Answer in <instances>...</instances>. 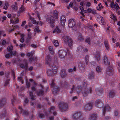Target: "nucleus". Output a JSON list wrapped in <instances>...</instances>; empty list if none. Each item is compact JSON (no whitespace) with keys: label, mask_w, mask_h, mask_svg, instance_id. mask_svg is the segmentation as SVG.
<instances>
[{"label":"nucleus","mask_w":120,"mask_h":120,"mask_svg":"<svg viewBox=\"0 0 120 120\" xmlns=\"http://www.w3.org/2000/svg\"><path fill=\"white\" fill-rule=\"evenodd\" d=\"M13 48V46L12 45H10L7 48V50L8 51H11Z\"/></svg>","instance_id":"nucleus-37"},{"label":"nucleus","mask_w":120,"mask_h":120,"mask_svg":"<svg viewBox=\"0 0 120 120\" xmlns=\"http://www.w3.org/2000/svg\"><path fill=\"white\" fill-rule=\"evenodd\" d=\"M56 32L57 33H59L60 32V30L57 27L56 28L54 29V30L53 32V33H55Z\"/></svg>","instance_id":"nucleus-23"},{"label":"nucleus","mask_w":120,"mask_h":120,"mask_svg":"<svg viewBox=\"0 0 120 120\" xmlns=\"http://www.w3.org/2000/svg\"><path fill=\"white\" fill-rule=\"evenodd\" d=\"M55 109V107L54 106H53L51 107L50 108V112H52V111H53V110Z\"/></svg>","instance_id":"nucleus-53"},{"label":"nucleus","mask_w":120,"mask_h":120,"mask_svg":"<svg viewBox=\"0 0 120 120\" xmlns=\"http://www.w3.org/2000/svg\"><path fill=\"white\" fill-rule=\"evenodd\" d=\"M75 22L74 19H69L68 22V25L69 27L73 28L75 26Z\"/></svg>","instance_id":"nucleus-7"},{"label":"nucleus","mask_w":120,"mask_h":120,"mask_svg":"<svg viewBox=\"0 0 120 120\" xmlns=\"http://www.w3.org/2000/svg\"><path fill=\"white\" fill-rule=\"evenodd\" d=\"M112 71V67H109L108 68H107V73H108V72H111Z\"/></svg>","instance_id":"nucleus-34"},{"label":"nucleus","mask_w":120,"mask_h":120,"mask_svg":"<svg viewBox=\"0 0 120 120\" xmlns=\"http://www.w3.org/2000/svg\"><path fill=\"white\" fill-rule=\"evenodd\" d=\"M44 115L42 114H39V116L40 118H42L44 117Z\"/></svg>","instance_id":"nucleus-60"},{"label":"nucleus","mask_w":120,"mask_h":120,"mask_svg":"<svg viewBox=\"0 0 120 120\" xmlns=\"http://www.w3.org/2000/svg\"><path fill=\"white\" fill-rule=\"evenodd\" d=\"M50 84L51 86H53L54 85V83L52 80L51 82H50Z\"/></svg>","instance_id":"nucleus-58"},{"label":"nucleus","mask_w":120,"mask_h":120,"mask_svg":"<svg viewBox=\"0 0 120 120\" xmlns=\"http://www.w3.org/2000/svg\"><path fill=\"white\" fill-rule=\"evenodd\" d=\"M52 42L53 44L55 47H57L59 45V43L58 41L57 40H54Z\"/></svg>","instance_id":"nucleus-22"},{"label":"nucleus","mask_w":120,"mask_h":120,"mask_svg":"<svg viewBox=\"0 0 120 120\" xmlns=\"http://www.w3.org/2000/svg\"><path fill=\"white\" fill-rule=\"evenodd\" d=\"M59 89L57 87H53L52 91L53 93L54 94H55L59 91Z\"/></svg>","instance_id":"nucleus-14"},{"label":"nucleus","mask_w":120,"mask_h":120,"mask_svg":"<svg viewBox=\"0 0 120 120\" xmlns=\"http://www.w3.org/2000/svg\"><path fill=\"white\" fill-rule=\"evenodd\" d=\"M83 52H87L88 51V49L86 48H83Z\"/></svg>","instance_id":"nucleus-51"},{"label":"nucleus","mask_w":120,"mask_h":120,"mask_svg":"<svg viewBox=\"0 0 120 120\" xmlns=\"http://www.w3.org/2000/svg\"><path fill=\"white\" fill-rule=\"evenodd\" d=\"M84 65L83 63H79L78 64L79 68L81 69L82 68L83 66Z\"/></svg>","instance_id":"nucleus-39"},{"label":"nucleus","mask_w":120,"mask_h":120,"mask_svg":"<svg viewBox=\"0 0 120 120\" xmlns=\"http://www.w3.org/2000/svg\"><path fill=\"white\" fill-rule=\"evenodd\" d=\"M90 39L89 38H87L86 41V42L88 43V44H90Z\"/></svg>","instance_id":"nucleus-49"},{"label":"nucleus","mask_w":120,"mask_h":120,"mask_svg":"<svg viewBox=\"0 0 120 120\" xmlns=\"http://www.w3.org/2000/svg\"><path fill=\"white\" fill-rule=\"evenodd\" d=\"M97 72L98 73H100L101 72V69L99 66H97L96 69Z\"/></svg>","instance_id":"nucleus-27"},{"label":"nucleus","mask_w":120,"mask_h":120,"mask_svg":"<svg viewBox=\"0 0 120 120\" xmlns=\"http://www.w3.org/2000/svg\"><path fill=\"white\" fill-rule=\"evenodd\" d=\"M18 79L19 81V82H20V83L21 84L23 83L22 81V78L21 77H19L18 78Z\"/></svg>","instance_id":"nucleus-47"},{"label":"nucleus","mask_w":120,"mask_h":120,"mask_svg":"<svg viewBox=\"0 0 120 120\" xmlns=\"http://www.w3.org/2000/svg\"><path fill=\"white\" fill-rule=\"evenodd\" d=\"M58 13L57 11H54L53 14L51 16L50 19H47V21L50 23L51 26L53 28L54 27L55 20L58 18Z\"/></svg>","instance_id":"nucleus-1"},{"label":"nucleus","mask_w":120,"mask_h":120,"mask_svg":"<svg viewBox=\"0 0 120 120\" xmlns=\"http://www.w3.org/2000/svg\"><path fill=\"white\" fill-rule=\"evenodd\" d=\"M105 46L106 48V49L108 50L109 49V44L107 41H105L104 42Z\"/></svg>","instance_id":"nucleus-30"},{"label":"nucleus","mask_w":120,"mask_h":120,"mask_svg":"<svg viewBox=\"0 0 120 120\" xmlns=\"http://www.w3.org/2000/svg\"><path fill=\"white\" fill-rule=\"evenodd\" d=\"M39 28L38 26H37L36 27L34 30V31H37L38 32H40V30L39 29Z\"/></svg>","instance_id":"nucleus-42"},{"label":"nucleus","mask_w":120,"mask_h":120,"mask_svg":"<svg viewBox=\"0 0 120 120\" xmlns=\"http://www.w3.org/2000/svg\"><path fill=\"white\" fill-rule=\"evenodd\" d=\"M115 93L113 91H111L109 93V96L110 98H112L114 96Z\"/></svg>","instance_id":"nucleus-24"},{"label":"nucleus","mask_w":120,"mask_h":120,"mask_svg":"<svg viewBox=\"0 0 120 120\" xmlns=\"http://www.w3.org/2000/svg\"><path fill=\"white\" fill-rule=\"evenodd\" d=\"M57 68L56 67L53 66L51 70H49L47 71V74L48 76H52L56 72Z\"/></svg>","instance_id":"nucleus-4"},{"label":"nucleus","mask_w":120,"mask_h":120,"mask_svg":"<svg viewBox=\"0 0 120 120\" xmlns=\"http://www.w3.org/2000/svg\"><path fill=\"white\" fill-rule=\"evenodd\" d=\"M44 91L42 90H41L37 94L38 95H42L44 94Z\"/></svg>","instance_id":"nucleus-41"},{"label":"nucleus","mask_w":120,"mask_h":120,"mask_svg":"<svg viewBox=\"0 0 120 120\" xmlns=\"http://www.w3.org/2000/svg\"><path fill=\"white\" fill-rule=\"evenodd\" d=\"M89 56H85V59L86 63V64L87 65L89 63Z\"/></svg>","instance_id":"nucleus-33"},{"label":"nucleus","mask_w":120,"mask_h":120,"mask_svg":"<svg viewBox=\"0 0 120 120\" xmlns=\"http://www.w3.org/2000/svg\"><path fill=\"white\" fill-rule=\"evenodd\" d=\"M88 76L89 77L90 79L93 78L94 76V72L92 71H91L89 74Z\"/></svg>","instance_id":"nucleus-21"},{"label":"nucleus","mask_w":120,"mask_h":120,"mask_svg":"<svg viewBox=\"0 0 120 120\" xmlns=\"http://www.w3.org/2000/svg\"><path fill=\"white\" fill-rule=\"evenodd\" d=\"M115 6L116 7V8L117 10L119 9L120 8L118 4L117 3L115 4Z\"/></svg>","instance_id":"nucleus-45"},{"label":"nucleus","mask_w":120,"mask_h":120,"mask_svg":"<svg viewBox=\"0 0 120 120\" xmlns=\"http://www.w3.org/2000/svg\"><path fill=\"white\" fill-rule=\"evenodd\" d=\"M82 93L84 96H86L91 91V89L90 88L88 89H83L82 90Z\"/></svg>","instance_id":"nucleus-8"},{"label":"nucleus","mask_w":120,"mask_h":120,"mask_svg":"<svg viewBox=\"0 0 120 120\" xmlns=\"http://www.w3.org/2000/svg\"><path fill=\"white\" fill-rule=\"evenodd\" d=\"M91 12L93 14H96V11L95 10H92Z\"/></svg>","instance_id":"nucleus-61"},{"label":"nucleus","mask_w":120,"mask_h":120,"mask_svg":"<svg viewBox=\"0 0 120 120\" xmlns=\"http://www.w3.org/2000/svg\"><path fill=\"white\" fill-rule=\"evenodd\" d=\"M101 102L99 100H96L95 102V105L97 106H100L101 105Z\"/></svg>","instance_id":"nucleus-19"},{"label":"nucleus","mask_w":120,"mask_h":120,"mask_svg":"<svg viewBox=\"0 0 120 120\" xmlns=\"http://www.w3.org/2000/svg\"><path fill=\"white\" fill-rule=\"evenodd\" d=\"M29 94L30 97V98L32 100H34L35 99V97L34 95H33V93L32 92H29Z\"/></svg>","instance_id":"nucleus-18"},{"label":"nucleus","mask_w":120,"mask_h":120,"mask_svg":"<svg viewBox=\"0 0 120 120\" xmlns=\"http://www.w3.org/2000/svg\"><path fill=\"white\" fill-rule=\"evenodd\" d=\"M9 6V4L8 3L6 2H5L4 4L3 9L5 10H7Z\"/></svg>","instance_id":"nucleus-13"},{"label":"nucleus","mask_w":120,"mask_h":120,"mask_svg":"<svg viewBox=\"0 0 120 120\" xmlns=\"http://www.w3.org/2000/svg\"><path fill=\"white\" fill-rule=\"evenodd\" d=\"M12 54V52H11L10 53L6 54L5 55V57L7 58H8L10 57Z\"/></svg>","instance_id":"nucleus-36"},{"label":"nucleus","mask_w":120,"mask_h":120,"mask_svg":"<svg viewBox=\"0 0 120 120\" xmlns=\"http://www.w3.org/2000/svg\"><path fill=\"white\" fill-rule=\"evenodd\" d=\"M26 22V21H24L22 22V24L21 25V26H24V25L25 24Z\"/></svg>","instance_id":"nucleus-54"},{"label":"nucleus","mask_w":120,"mask_h":120,"mask_svg":"<svg viewBox=\"0 0 120 120\" xmlns=\"http://www.w3.org/2000/svg\"><path fill=\"white\" fill-rule=\"evenodd\" d=\"M101 23H102V24H104V22L103 20V18H101Z\"/></svg>","instance_id":"nucleus-55"},{"label":"nucleus","mask_w":120,"mask_h":120,"mask_svg":"<svg viewBox=\"0 0 120 120\" xmlns=\"http://www.w3.org/2000/svg\"><path fill=\"white\" fill-rule=\"evenodd\" d=\"M71 91L70 92V93L71 94L73 92L74 90V86H73L72 88H71Z\"/></svg>","instance_id":"nucleus-50"},{"label":"nucleus","mask_w":120,"mask_h":120,"mask_svg":"<svg viewBox=\"0 0 120 120\" xmlns=\"http://www.w3.org/2000/svg\"><path fill=\"white\" fill-rule=\"evenodd\" d=\"M14 30V28H13V29H9V30H7L9 32V33H10L12 31Z\"/></svg>","instance_id":"nucleus-48"},{"label":"nucleus","mask_w":120,"mask_h":120,"mask_svg":"<svg viewBox=\"0 0 120 120\" xmlns=\"http://www.w3.org/2000/svg\"><path fill=\"white\" fill-rule=\"evenodd\" d=\"M91 5V4L90 2H87L86 4V6L88 7H90Z\"/></svg>","instance_id":"nucleus-52"},{"label":"nucleus","mask_w":120,"mask_h":120,"mask_svg":"<svg viewBox=\"0 0 120 120\" xmlns=\"http://www.w3.org/2000/svg\"><path fill=\"white\" fill-rule=\"evenodd\" d=\"M83 48L82 47H79L77 48V51L83 52Z\"/></svg>","instance_id":"nucleus-28"},{"label":"nucleus","mask_w":120,"mask_h":120,"mask_svg":"<svg viewBox=\"0 0 120 120\" xmlns=\"http://www.w3.org/2000/svg\"><path fill=\"white\" fill-rule=\"evenodd\" d=\"M25 11L24 7L22 6L19 9V11L21 12H23L24 11Z\"/></svg>","instance_id":"nucleus-44"},{"label":"nucleus","mask_w":120,"mask_h":120,"mask_svg":"<svg viewBox=\"0 0 120 120\" xmlns=\"http://www.w3.org/2000/svg\"><path fill=\"white\" fill-rule=\"evenodd\" d=\"M34 53V51H32L30 52H28L27 54V56L28 57L32 56Z\"/></svg>","instance_id":"nucleus-26"},{"label":"nucleus","mask_w":120,"mask_h":120,"mask_svg":"<svg viewBox=\"0 0 120 120\" xmlns=\"http://www.w3.org/2000/svg\"><path fill=\"white\" fill-rule=\"evenodd\" d=\"M104 63L105 64H109V63L108 62V60L106 57H104Z\"/></svg>","instance_id":"nucleus-35"},{"label":"nucleus","mask_w":120,"mask_h":120,"mask_svg":"<svg viewBox=\"0 0 120 120\" xmlns=\"http://www.w3.org/2000/svg\"><path fill=\"white\" fill-rule=\"evenodd\" d=\"M110 6L112 8L113 10H115V4L113 2H111V3Z\"/></svg>","instance_id":"nucleus-25"},{"label":"nucleus","mask_w":120,"mask_h":120,"mask_svg":"<svg viewBox=\"0 0 120 120\" xmlns=\"http://www.w3.org/2000/svg\"><path fill=\"white\" fill-rule=\"evenodd\" d=\"M49 50L50 52L52 55L54 53V49L53 48V46H50L49 47Z\"/></svg>","instance_id":"nucleus-15"},{"label":"nucleus","mask_w":120,"mask_h":120,"mask_svg":"<svg viewBox=\"0 0 120 120\" xmlns=\"http://www.w3.org/2000/svg\"><path fill=\"white\" fill-rule=\"evenodd\" d=\"M81 116V114L79 112L76 113L73 116V118L75 120L78 119Z\"/></svg>","instance_id":"nucleus-10"},{"label":"nucleus","mask_w":120,"mask_h":120,"mask_svg":"<svg viewBox=\"0 0 120 120\" xmlns=\"http://www.w3.org/2000/svg\"><path fill=\"white\" fill-rule=\"evenodd\" d=\"M103 6H102L101 3H100L98 5V6L96 7V8L97 10L100 11L103 8Z\"/></svg>","instance_id":"nucleus-16"},{"label":"nucleus","mask_w":120,"mask_h":120,"mask_svg":"<svg viewBox=\"0 0 120 120\" xmlns=\"http://www.w3.org/2000/svg\"><path fill=\"white\" fill-rule=\"evenodd\" d=\"M76 70V67H75L74 68V69L73 70L72 69H69L68 70V71L69 72H71L73 70L75 71Z\"/></svg>","instance_id":"nucleus-43"},{"label":"nucleus","mask_w":120,"mask_h":120,"mask_svg":"<svg viewBox=\"0 0 120 120\" xmlns=\"http://www.w3.org/2000/svg\"><path fill=\"white\" fill-rule=\"evenodd\" d=\"M82 38L81 35L80 34H79L78 36V39L79 41H80L82 39Z\"/></svg>","instance_id":"nucleus-46"},{"label":"nucleus","mask_w":120,"mask_h":120,"mask_svg":"<svg viewBox=\"0 0 120 120\" xmlns=\"http://www.w3.org/2000/svg\"><path fill=\"white\" fill-rule=\"evenodd\" d=\"M20 35L21 36V37L20 40V41L21 42L23 43L24 41L23 37L24 36V35L23 34H20Z\"/></svg>","instance_id":"nucleus-29"},{"label":"nucleus","mask_w":120,"mask_h":120,"mask_svg":"<svg viewBox=\"0 0 120 120\" xmlns=\"http://www.w3.org/2000/svg\"><path fill=\"white\" fill-rule=\"evenodd\" d=\"M96 118V116L94 115H93L90 117V120H95Z\"/></svg>","instance_id":"nucleus-31"},{"label":"nucleus","mask_w":120,"mask_h":120,"mask_svg":"<svg viewBox=\"0 0 120 120\" xmlns=\"http://www.w3.org/2000/svg\"><path fill=\"white\" fill-rule=\"evenodd\" d=\"M87 11L88 13H90L91 12L92 10L90 8H89L87 9Z\"/></svg>","instance_id":"nucleus-57"},{"label":"nucleus","mask_w":120,"mask_h":120,"mask_svg":"<svg viewBox=\"0 0 120 120\" xmlns=\"http://www.w3.org/2000/svg\"><path fill=\"white\" fill-rule=\"evenodd\" d=\"M58 55L60 60L63 61L65 60L67 55V52L65 51L60 50L58 51Z\"/></svg>","instance_id":"nucleus-2"},{"label":"nucleus","mask_w":120,"mask_h":120,"mask_svg":"<svg viewBox=\"0 0 120 120\" xmlns=\"http://www.w3.org/2000/svg\"><path fill=\"white\" fill-rule=\"evenodd\" d=\"M59 107L61 112L65 111L68 108L67 104L65 102L60 103L59 105Z\"/></svg>","instance_id":"nucleus-3"},{"label":"nucleus","mask_w":120,"mask_h":120,"mask_svg":"<svg viewBox=\"0 0 120 120\" xmlns=\"http://www.w3.org/2000/svg\"><path fill=\"white\" fill-rule=\"evenodd\" d=\"M40 0H35L34 1V3L35 4H36Z\"/></svg>","instance_id":"nucleus-63"},{"label":"nucleus","mask_w":120,"mask_h":120,"mask_svg":"<svg viewBox=\"0 0 120 120\" xmlns=\"http://www.w3.org/2000/svg\"><path fill=\"white\" fill-rule=\"evenodd\" d=\"M60 21L62 25L64 26L65 25V23L66 21V18L64 16H62L60 17Z\"/></svg>","instance_id":"nucleus-11"},{"label":"nucleus","mask_w":120,"mask_h":120,"mask_svg":"<svg viewBox=\"0 0 120 120\" xmlns=\"http://www.w3.org/2000/svg\"><path fill=\"white\" fill-rule=\"evenodd\" d=\"M61 75L63 78L65 77L66 76V73L65 71H61Z\"/></svg>","instance_id":"nucleus-20"},{"label":"nucleus","mask_w":120,"mask_h":120,"mask_svg":"<svg viewBox=\"0 0 120 120\" xmlns=\"http://www.w3.org/2000/svg\"><path fill=\"white\" fill-rule=\"evenodd\" d=\"M94 57L98 61L99 60L100 57L99 53V52H98L95 53V54Z\"/></svg>","instance_id":"nucleus-12"},{"label":"nucleus","mask_w":120,"mask_h":120,"mask_svg":"<svg viewBox=\"0 0 120 120\" xmlns=\"http://www.w3.org/2000/svg\"><path fill=\"white\" fill-rule=\"evenodd\" d=\"M11 8L12 9L14 10H16L17 9V6L15 5L14 4L12 5Z\"/></svg>","instance_id":"nucleus-32"},{"label":"nucleus","mask_w":120,"mask_h":120,"mask_svg":"<svg viewBox=\"0 0 120 120\" xmlns=\"http://www.w3.org/2000/svg\"><path fill=\"white\" fill-rule=\"evenodd\" d=\"M92 103H87L84 106V109L86 112L89 111L92 109Z\"/></svg>","instance_id":"nucleus-6"},{"label":"nucleus","mask_w":120,"mask_h":120,"mask_svg":"<svg viewBox=\"0 0 120 120\" xmlns=\"http://www.w3.org/2000/svg\"><path fill=\"white\" fill-rule=\"evenodd\" d=\"M33 23L34 24H37V25L38 24V22L37 23L36 21L35 20H33Z\"/></svg>","instance_id":"nucleus-56"},{"label":"nucleus","mask_w":120,"mask_h":120,"mask_svg":"<svg viewBox=\"0 0 120 120\" xmlns=\"http://www.w3.org/2000/svg\"><path fill=\"white\" fill-rule=\"evenodd\" d=\"M20 67L22 68H26L27 67V62L26 63L25 65L23 64H21Z\"/></svg>","instance_id":"nucleus-38"},{"label":"nucleus","mask_w":120,"mask_h":120,"mask_svg":"<svg viewBox=\"0 0 120 120\" xmlns=\"http://www.w3.org/2000/svg\"><path fill=\"white\" fill-rule=\"evenodd\" d=\"M80 9L81 10V11H83L84 10V8L82 6H80L79 7Z\"/></svg>","instance_id":"nucleus-64"},{"label":"nucleus","mask_w":120,"mask_h":120,"mask_svg":"<svg viewBox=\"0 0 120 120\" xmlns=\"http://www.w3.org/2000/svg\"><path fill=\"white\" fill-rule=\"evenodd\" d=\"M7 16L8 18H10L11 17V15L10 14H7Z\"/></svg>","instance_id":"nucleus-62"},{"label":"nucleus","mask_w":120,"mask_h":120,"mask_svg":"<svg viewBox=\"0 0 120 120\" xmlns=\"http://www.w3.org/2000/svg\"><path fill=\"white\" fill-rule=\"evenodd\" d=\"M86 4V2L84 1H81L80 2V5L82 6H84Z\"/></svg>","instance_id":"nucleus-40"},{"label":"nucleus","mask_w":120,"mask_h":120,"mask_svg":"<svg viewBox=\"0 0 120 120\" xmlns=\"http://www.w3.org/2000/svg\"><path fill=\"white\" fill-rule=\"evenodd\" d=\"M45 64L47 65L51 64L52 62L51 58L49 55L46 56L45 58Z\"/></svg>","instance_id":"nucleus-9"},{"label":"nucleus","mask_w":120,"mask_h":120,"mask_svg":"<svg viewBox=\"0 0 120 120\" xmlns=\"http://www.w3.org/2000/svg\"><path fill=\"white\" fill-rule=\"evenodd\" d=\"M19 22V20L18 19H15V21H14V23H18Z\"/></svg>","instance_id":"nucleus-59"},{"label":"nucleus","mask_w":120,"mask_h":120,"mask_svg":"<svg viewBox=\"0 0 120 120\" xmlns=\"http://www.w3.org/2000/svg\"><path fill=\"white\" fill-rule=\"evenodd\" d=\"M64 42L66 43H67L69 47L71 46L72 45V40L68 36H64L63 37Z\"/></svg>","instance_id":"nucleus-5"},{"label":"nucleus","mask_w":120,"mask_h":120,"mask_svg":"<svg viewBox=\"0 0 120 120\" xmlns=\"http://www.w3.org/2000/svg\"><path fill=\"white\" fill-rule=\"evenodd\" d=\"M110 15V18L111 19H112L113 21L114 22L116 20V17L114 15L113 13H112Z\"/></svg>","instance_id":"nucleus-17"}]
</instances>
